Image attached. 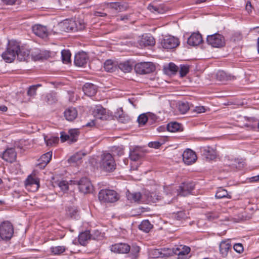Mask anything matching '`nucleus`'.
<instances>
[{
    "label": "nucleus",
    "instance_id": "nucleus-1",
    "mask_svg": "<svg viewBox=\"0 0 259 259\" xmlns=\"http://www.w3.org/2000/svg\"><path fill=\"white\" fill-rule=\"evenodd\" d=\"M19 49V44L15 41H9L6 50L3 53V59L8 63H11L15 59L17 51Z\"/></svg>",
    "mask_w": 259,
    "mask_h": 259
},
{
    "label": "nucleus",
    "instance_id": "nucleus-2",
    "mask_svg": "<svg viewBox=\"0 0 259 259\" xmlns=\"http://www.w3.org/2000/svg\"><path fill=\"white\" fill-rule=\"evenodd\" d=\"M100 168L108 172H112L116 167L114 158L109 153H104L101 155L99 162Z\"/></svg>",
    "mask_w": 259,
    "mask_h": 259
},
{
    "label": "nucleus",
    "instance_id": "nucleus-3",
    "mask_svg": "<svg viewBox=\"0 0 259 259\" xmlns=\"http://www.w3.org/2000/svg\"><path fill=\"white\" fill-rule=\"evenodd\" d=\"M99 200L102 202L113 203L118 199L117 193L112 190H101L98 194Z\"/></svg>",
    "mask_w": 259,
    "mask_h": 259
},
{
    "label": "nucleus",
    "instance_id": "nucleus-4",
    "mask_svg": "<svg viewBox=\"0 0 259 259\" xmlns=\"http://www.w3.org/2000/svg\"><path fill=\"white\" fill-rule=\"evenodd\" d=\"M14 234V227L9 221H4L0 224V237L3 240L10 239Z\"/></svg>",
    "mask_w": 259,
    "mask_h": 259
},
{
    "label": "nucleus",
    "instance_id": "nucleus-5",
    "mask_svg": "<svg viewBox=\"0 0 259 259\" xmlns=\"http://www.w3.org/2000/svg\"><path fill=\"white\" fill-rule=\"evenodd\" d=\"M206 41L208 45L214 48H221L225 44L224 37L217 33L208 35Z\"/></svg>",
    "mask_w": 259,
    "mask_h": 259
},
{
    "label": "nucleus",
    "instance_id": "nucleus-6",
    "mask_svg": "<svg viewBox=\"0 0 259 259\" xmlns=\"http://www.w3.org/2000/svg\"><path fill=\"white\" fill-rule=\"evenodd\" d=\"M155 69V66L151 62H141L137 63L135 66L137 73L140 74H149Z\"/></svg>",
    "mask_w": 259,
    "mask_h": 259
},
{
    "label": "nucleus",
    "instance_id": "nucleus-7",
    "mask_svg": "<svg viewBox=\"0 0 259 259\" xmlns=\"http://www.w3.org/2000/svg\"><path fill=\"white\" fill-rule=\"evenodd\" d=\"M195 184L193 182L183 183L177 190V195L181 196H186L192 193Z\"/></svg>",
    "mask_w": 259,
    "mask_h": 259
},
{
    "label": "nucleus",
    "instance_id": "nucleus-8",
    "mask_svg": "<svg viewBox=\"0 0 259 259\" xmlns=\"http://www.w3.org/2000/svg\"><path fill=\"white\" fill-rule=\"evenodd\" d=\"M162 47L165 49H172L179 45V39L172 36H166L161 41Z\"/></svg>",
    "mask_w": 259,
    "mask_h": 259
},
{
    "label": "nucleus",
    "instance_id": "nucleus-9",
    "mask_svg": "<svg viewBox=\"0 0 259 259\" xmlns=\"http://www.w3.org/2000/svg\"><path fill=\"white\" fill-rule=\"evenodd\" d=\"M77 184L79 191L84 194L91 193L93 190V186L87 178H82L78 181Z\"/></svg>",
    "mask_w": 259,
    "mask_h": 259
},
{
    "label": "nucleus",
    "instance_id": "nucleus-10",
    "mask_svg": "<svg viewBox=\"0 0 259 259\" xmlns=\"http://www.w3.org/2000/svg\"><path fill=\"white\" fill-rule=\"evenodd\" d=\"M100 233L98 231H95V235L91 234L89 231H85L80 233L78 235V242L81 245H85L88 240L92 239H97Z\"/></svg>",
    "mask_w": 259,
    "mask_h": 259
},
{
    "label": "nucleus",
    "instance_id": "nucleus-11",
    "mask_svg": "<svg viewBox=\"0 0 259 259\" xmlns=\"http://www.w3.org/2000/svg\"><path fill=\"white\" fill-rule=\"evenodd\" d=\"M182 156L184 162L187 165L193 164L197 160V156L195 152L190 149L185 150Z\"/></svg>",
    "mask_w": 259,
    "mask_h": 259
},
{
    "label": "nucleus",
    "instance_id": "nucleus-12",
    "mask_svg": "<svg viewBox=\"0 0 259 259\" xmlns=\"http://www.w3.org/2000/svg\"><path fill=\"white\" fill-rule=\"evenodd\" d=\"M25 184L26 189L31 192L37 191L39 187V180L31 175L29 176L26 180Z\"/></svg>",
    "mask_w": 259,
    "mask_h": 259
},
{
    "label": "nucleus",
    "instance_id": "nucleus-13",
    "mask_svg": "<svg viewBox=\"0 0 259 259\" xmlns=\"http://www.w3.org/2000/svg\"><path fill=\"white\" fill-rule=\"evenodd\" d=\"M139 46L141 47L154 46L155 44L154 38L149 34L143 35L138 40Z\"/></svg>",
    "mask_w": 259,
    "mask_h": 259
},
{
    "label": "nucleus",
    "instance_id": "nucleus-14",
    "mask_svg": "<svg viewBox=\"0 0 259 259\" xmlns=\"http://www.w3.org/2000/svg\"><path fill=\"white\" fill-rule=\"evenodd\" d=\"M93 114L96 118L102 120H106L109 117L108 113L106 109L101 105H96L93 109Z\"/></svg>",
    "mask_w": 259,
    "mask_h": 259
},
{
    "label": "nucleus",
    "instance_id": "nucleus-15",
    "mask_svg": "<svg viewBox=\"0 0 259 259\" xmlns=\"http://www.w3.org/2000/svg\"><path fill=\"white\" fill-rule=\"evenodd\" d=\"M17 157L16 152L15 149L11 148L7 149L2 154V158L9 162H14Z\"/></svg>",
    "mask_w": 259,
    "mask_h": 259
},
{
    "label": "nucleus",
    "instance_id": "nucleus-16",
    "mask_svg": "<svg viewBox=\"0 0 259 259\" xmlns=\"http://www.w3.org/2000/svg\"><path fill=\"white\" fill-rule=\"evenodd\" d=\"M231 249V244L229 239L222 241L219 244V251L222 256H227L229 251Z\"/></svg>",
    "mask_w": 259,
    "mask_h": 259
},
{
    "label": "nucleus",
    "instance_id": "nucleus-17",
    "mask_svg": "<svg viewBox=\"0 0 259 259\" xmlns=\"http://www.w3.org/2000/svg\"><path fill=\"white\" fill-rule=\"evenodd\" d=\"M85 28V24L82 20L77 19L75 21H70L69 26L67 27L68 30L71 31L82 30Z\"/></svg>",
    "mask_w": 259,
    "mask_h": 259
},
{
    "label": "nucleus",
    "instance_id": "nucleus-18",
    "mask_svg": "<svg viewBox=\"0 0 259 259\" xmlns=\"http://www.w3.org/2000/svg\"><path fill=\"white\" fill-rule=\"evenodd\" d=\"M130 246L125 243H118L112 245L111 248L112 251L119 253H127L130 250Z\"/></svg>",
    "mask_w": 259,
    "mask_h": 259
},
{
    "label": "nucleus",
    "instance_id": "nucleus-19",
    "mask_svg": "<svg viewBox=\"0 0 259 259\" xmlns=\"http://www.w3.org/2000/svg\"><path fill=\"white\" fill-rule=\"evenodd\" d=\"M32 29L33 33L36 35L41 38H45L48 36V30L46 27L44 26L39 24H36L32 27Z\"/></svg>",
    "mask_w": 259,
    "mask_h": 259
},
{
    "label": "nucleus",
    "instance_id": "nucleus-20",
    "mask_svg": "<svg viewBox=\"0 0 259 259\" xmlns=\"http://www.w3.org/2000/svg\"><path fill=\"white\" fill-rule=\"evenodd\" d=\"M202 42V36L199 32L193 33L188 38L187 43L192 46H196Z\"/></svg>",
    "mask_w": 259,
    "mask_h": 259
},
{
    "label": "nucleus",
    "instance_id": "nucleus-21",
    "mask_svg": "<svg viewBox=\"0 0 259 259\" xmlns=\"http://www.w3.org/2000/svg\"><path fill=\"white\" fill-rule=\"evenodd\" d=\"M78 112L74 107H70L66 109L64 112V116L65 119L69 121H72L76 118Z\"/></svg>",
    "mask_w": 259,
    "mask_h": 259
},
{
    "label": "nucleus",
    "instance_id": "nucleus-22",
    "mask_svg": "<svg viewBox=\"0 0 259 259\" xmlns=\"http://www.w3.org/2000/svg\"><path fill=\"white\" fill-rule=\"evenodd\" d=\"M88 60L85 53H79L75 55L74 64L78 67H82L87 63Z\"/></svg>",
    "mask_w": 259,
    "mask_h": 259
},
{
    "label": "nucleus",
    "instance_id": "nucleus-23",
    "mask_svg": "<svg viewBox=\"0 0 259 259\" xmlns=\"http://www.w3.org/2000/svg\"><path fill=\"white\" fill-rule=\"evenodd\" d=\"M97 90L96 86L91 83H85L82 87V91L84 94L89 97L94 96Z\"/></svg>",
    "mask_w": 259,
    "mask_h": 259
},
{
    "label": "nucleus",
    "instance_id": "nucleus-24",
    "mask_svg": "<svg viewBox=\"0 0 259 259\" xmlns=\"http://www.w3.org/2000/svg\"><path fill=\"white\" fill-rule=\"evenodd\" d=\"M52 157V152L49 151L42 155L38 159V166L40 168H44L50 161Z\"/></svg>",
    "mask_w": 259,
    "mask_h": 259
},
{
    "label": "nucleus",
    "instance_id": "nucleus-25",
    "mask_svg": "<svg viewBox=\"0 0 259 259\" xmlns=\"http://www.w3.org/2000/svg\"><path fill=\"white\" fill-rule=\"evenodd\" d=\"M190 250L191 249L189 247L183 245H180L172 248L173 253L179 256L188 254Z\"/></svg>",
    "mask_w": 259,
    "mask_h": 259
},
{
    "label": "nucleus",
    "instance_id": "nucleus-26",
    "mask_svg": "<svg viewBox=\"0 0 259 259\" xmlns=\"http://www.w3.org/2000/svg\"><path fill=\"white\" fill-rule=\"evenodd\" d=\"M106 6L107 8L113 9L117 12L125 11L127 8L126 5L119 2L108 3Z\"/></svg>",
    "mask_w": 259,
    "mask_h": 259
},
{
    "label": "nucleus",
    "instance_id": "nucleus-27",
    "mask_svg": "<svg viewBox=\"0 0 259 259\" xmlns=\"http://www.w3.org/2000/svg\"><path fill=\"white\" fill-rule=\"evenodd\" d=\"M143 156V152L141 149L138 147L134 148L130 153V159L134 161L139 160Z\"/></svg>",
    "mask_w": 259,
    "mask_h": 259
},
{
    "label": "nucleus",
    "instance_id": "nucleus-28",
    "mask_svg": "<svg viewBox=\"0 0 259 259\" xmlns=\"http://www.w3.org/2000/svg\"><path fill=\"white\" fill-rule=\"evenodd\" d=\"M148 203H155L161 199V196L156 192H146L144 194Z\"/></svg>",
    "mask_w": 259,
    "mask_h": 259
},
{
    "label": "nucleus",
    "instance_id": "nucleus-29",
    "mask_svg": "<svg viewBox=\"0 0 259 259\" xmlns=\"http://www.w3.org/2000/svg\"><path fill=\"white\" fill-rule=\"evenodd\" d=\"M167 130L170 132H177L183 131L182 124L177 122H171L167 124Z\"/></svg>",
    "mask_w": 259,
    "mask_h": 259
},
{
    "label": "nucleus",
    "instance_id": "nucleus-30",
    "mask_svg": "<svg viewBox=\"0 0 259 259\" xmlns=\"http://www.w3.org/2000/svg\"><path fill=\"white\" fill-rule=\"evenodd\" d=\"M29 54L30 52L28 50L21 48L19 46V49L17 53V58L21 61H25L29 57Z\"/></svg>",
    "mask_w": 259,
    "mask_h": 259
},
{
    "label": "nucleus",
    "instance_id": "nucleus-31",
    "mask_svg": "<svg viewBox=\"0 0 259 259\" xmlns=\"http://www.w3.org/2000/svg\"><path fill=\"white\" fill-rule=\"evenodd\" d=\"M215 196L217 199H222L225 198L230 199L231 198L230 193H228L226 190L222 187L218 189Z\"/></svg>",
    "mask_w": 259,
    "mask_h": 259
},
{
    "label": "nucleus",
    "instance_id": "nucleus-32",
    "mask_svg": "<svg viewBox=\"0 0 259 259\" xmlns=\"http://www.w3.org/2000/svg\"><path fill=\"white\" fill-rule=\"evenodd\" d=\"M126 197L127 199L131 202H139L142 198V195L139 192L130 193L128 191Z\"/></svg>",
    "mask_w": 259,
    "mask_h": 259
},
{
    "label": "nucleus",
    "instance_id": "nucleus-33",
    "mask_svg": "<svg viewBox=\"0 0 259 259\" xmlns=\"http://www.w3.org/2000/svg\"><path fill=\"white\" fill-rule=\"evenodd\" d=\"M217 78L221 81L232 80L235 79L234 76L228 74L224 71H219L217 73Z\"/></svg>",
    "mask_w": 259,
    "mask_h": 259
},
{
    "label": "nucleus",
    "instance_id": "nucleus-34",
    "mask_svg": "<svg viewBox=\"0 0 259 259\" xmlns=\"http://www.w3.org/2000/svg\"><path fill=\"white\" fill-rule=\"evenodd\" d=\"M153 225L148 220H144L139 225V229L144 232L148 233L152 228Z\"/></svg>",
    "mask_w": 259,
    "mask_h": 259
},
{
    "label": "nucleus",
    "instance_id": "nucleus-35",
    "mask_svg": "<svg viewBox=\"0 0 259 259\" xmlns=\"http://www.w3.org/2000/svg\"><path fill=\"white\" fill-rule=\"evenodd\" d=\"M67 248L64 246H56L50 247V251L53 255H59L66 251Z\"/></svg>",
    "mask_w": 259,
    "mask_h": 259
},
{
    "label": "nucleus",
    "instance_id": "nucleus-36",
    "mask_svg": "<svg viewBox=\"0 0 259 259\" xmlns=\"http://www.w3.org/2000/svg\"><path fill=\"white\" fill-rule=\"evenodd\" d=\"M104 68L107 72H112L117 69V66L111 60H108L104 63Z\"/></svg>",
    "mask_w": 259,
    "mask_h": 259
},
{
    "label": "nucleus",
    "instance_id": "nucleus-37",
    "mask_svg": "<svg viewBox=\"0 0 259 259\" xmlns=\"http://www.w3.org/2000/svg\"><path fill=\"white\" fill-rule=\"evenodd\" d=\"M120 112L121 113H120V112L118 111L115 114V117L117 118L118 121L122 123H126L128 122L130 120V117L128 115L124 114L122 110H121Z\"/></svg>",
    "mask_w": 259,
    "mask_h": 259
},
{
    "label": "nucleus",
    "instance_id": "nucleus-38",
    "mask_svg": "<svg viewBox=\"0 0 259 259\" xmlns=\"http://www.w3.org/2000/svg\"><path fill=\"white\" fill-rule=\"evenodd\" d=\"M67 214L71 218L77 220L79 217L78 210L76 207L74 206L68 207Z\"/></svg>",
    "mask_w": 259,
    "mask_h": 259
},
{
    "label": "nucleus",
    "instance_id": "nucleus-39",
    "mask_svg": "<svg viewBox=\"0 0 259 259\" xmlns=\"http://www.w3.org/2000/svg\"><path fill=\"white\" fill-rule=\"evenodd\" d=\"M118 67L122 71L126 73L130 72L132 69V66L128 61H125L120 63L118 65Z\"/></svg>",
    "mask_w": 259,
    "mask_h": 259
},
{
    "label": "nucleus",
    "instance_id": "nucleus-40",
    "mask_svg": "<svg viewBox=\"0 0 259 259\" xmlns=\"http://www.w3.org/2000/svg\"><path fill=\"white\" fill-rule=\"evenodd\" d=\"M79 135L78 129H71L69 131V136L70 137V144L75 142L78 139Z\"/></svg>",
    "mask_w": 259,
    "mask_h": 259
},
{
    "label": "nucleus",
    "instance_id": "nucleus-41",
    "mask_svg": "<svg viewBox=\"0 0 259 259\" xmlns=\"http://www.w3.org/2000/svg\"><path fill=\"white\" fill-rule=\"evenodd\" d=\"M54 186L59 187L63 192H66L68 190V183L66 181L62 180L59 182H55L54 183Z\"/></svg>",
    "mask_w": 259,
    "mask_h": 259
},
{
    "label": "nucleus",
    "instance_id": "nucleus-42",
    "mask_svg": "<svg viewBox=\"0 0 259 259\" xmlns=\"http://www.w3.org/2000/svg\"><path fill=\"white\" fill-rule=\"evenodd\" d=\"M61 56L63 63H67L70 62L71 53L69 50H62L61 52Z\"/></svg>",
    "mask_w": 259,
    "mask_h": 259
},
{
    "label": "nucleus",
    "instance_id": "nucleus-43",
    "mask_svg": "<svg viewBox=\"0 0 259 259\" xmlns=\"http://www.w3.org/2000/svg\"><path fill=\"white\" fill-rule=\"evenodd\" d=\"M178 109L182 114H185L190 109V107L188 102H181L179 104Z\"/></svg>",
    "mask_w": 259,
    "mask_h": 259
},
{
    "label": "nucleus",
    "instance_id": "nucleus-44",
    "mask_svg": "<svg viewBox=\"0 0 259 259\" xmlns=\"http://www.w3.org/2000/svg\"><path fill=\"white\" fill-rule=\"evenodd\" d=\"M84 155H85V154L81 152H77V153H75V154H74L73 155H72L69 159V161L70 162H74V163L77 162L78 161H79L80 159H81L82 157Z\"/></svg>",
    "mask_w": 259,
    "mask_h": 259
},
{
    "label": "nucleus",
    "instance_id": "nucleus-45",
    "mask_svg": "<svg viewBox=\"0 0 259 259\" xmlns=\"http://www.w3.org/2000/svg\"><path fill=\"white\" fill-rule=\"evenodd\" d=\"M41 86V85L40 84H37L29 87L27 92V95L31 97H34L36 95L37 88Z\"/></svg>",
    "mask_w": 259,
    "mask_h": 259
},
{
    "label": "nucleus",
    "instance_id": "nucleus-46",
    "mask_svg": "<svg viewBox=\"0 0 259 259\" xmlns=\"http://www.w3.org/2000/svg\"><path fill=\"white\" fill-rule=\"evenodd\" d=\"M45 140L47 146H53V145L57 144L59 139L58 137H52L48 139L45 138Z\"/></svg>",
    "mask_w": 259,
    "mask_h": 259
},
{
    "label": "nucleus",
    "instance_id": "nucleus-47",
    "mask_svg": "<svg viewBox=\"0 0 259 259\" xmlns=\"http://www.w3.org/2000/svg\"><path fill=\"white\" fill-rule=\"evenodd\" d=\"M172 217L174 218L177 220H181L182 219H185L187 218V215L184 211H178L176 213H174L172 215Z\"/></svg>",
    "mask_w": 259,
    "mask_h": 259
},
{
    "label": "nucleus",
    "instance_id": "nucleus-48",
    "mask_svg": "<svg viewBox=\"0 0 259 259\" xmlns=\"http://www.w3.org/2000/svg\"><path fill=\"white\" fill-rule=\"evenodd\" d=\"M161 258L167 257L172 254V250L168 248H160Z\"/></svg>",
    "mask_w": 259,
    "mask_h": 259
},
{
    "label": "nucleus",
    "instance_id": "nucleus-49",
    "mask_svg": "<svg viewBox=\"0 0 259 259\" xmlns=\"http://www.w3.org/2000/svg\"><path fill=\"white\" fill-rule=\"evenodd\" d=\"M149 117L145 114L140 115L137 119L140 125H144L148 120Z\"/></svg>",
    "mask_w": 259,
    "mask_h": 259
},
{
    "label": "nucleus",
    "instance_id": "nucleus-50",
    "mask_svg": "<svg viewBox=\"0 0 259 259\" xmlns=\"http://www.w3.org/2000/svg\"><path fill=\"white\" fill-rule=\"evenodd\" d=\"M189 71V66L188 65H180V74L181 77L186 75Z\"/></svg>",
    "mask_w": 259,
    "mask_h": 259
},
{
    "label": "nucleus",
    "instance_id": "nucleus-51",
    "mask_svg": "<svg viewBox=\"0 0 259 259\" xmlns=\"http://www.w3.org/2000/svg\"><path fill=\"white\" fill-rule=\"evenodd\" d=\"M233 248L235 251L238 253H241L243 251V246L241 243H235L233 246Z\"/></svg>",
    "mask_w": 259,
    "mask_h": 259
},
{
    "label": "nucleus",
    "instance_id": "nucleus-52",
    "mask_svg": "<svg viewBox=\"0 0 259 259\" xmlns=\"http://www.w3.org/2000/svg\"><path fill=\"white\" fill-rule=\"evenodd\" d=\"M60 139L62 143L68 141L70 143V137L69 135L64 132H61L60 133Z\"/></svg>",
    "mask_w": 259,
    "mask_h": 259
},
{
    "label": "nucleus",
    "instance_id": "nucleus-53",
    "mask_svg": "<svg viewBox=\"0 0 259 259\" xmlns=\"http://www.w3.org/2000/svg\"><path fill=\"white\" fill-rule=\"evenodd\" d=\"M211 152H213L212 150H210L209 147L205 148L204 149V153L206 155L207 158L212 159L214 157V155L210 154L209 155V154H207Z\"/></svg>",
    "mask_w": 259,
    "mask_h": 259
},
{
    "label": "nucleus",
    "instance_id": "nucleus-54",
    "mask_svg": "<svg viewBox=\"0 0 259 259\" xmlns=\"http://www.w3.org/2000/svg\"><path fill=\"white\" fill-rule=\"evenodd\" d=\"M168 68L172 73H175L178 70V67L173 63L168 64Z\"/></svg>",
    "mask_w": 259,
    "mask_h": 259
},
{
    "label": "nucleus",
    "instance_id": "nucleus-55",
    "mask_svg": "<svg viewBox=\"0 0 259 259\" xmlns=\"http://www.w3.org/2000/svg\"><path fill=\"white\" fill-rule=\"evenodd\" d=\"M207 219L209 221H213L220 218V215L218 213L211 212L207 214Z\"/></svg>",
    "mask_w": 259,
    "mask_h": 259
},
{
    "label": "nucleus",
    "instance_id": "nucleus-56",
    "mask_svg": "<svg viewBox=\"0 0 259 259\" xmlns=\"http://www.w3.org/2000/svg\"><path fill=\"white\" fill-rule=\"evenodd\" d=\"M160 249H156L152 251V255L153 258H161Z\"/></svg>",
    "mask_w": 259,
    "mask_h": 259
},
{
    "label": "nucleus",
    "instance_id": "nucleus-57",
    "mask_svg": "<svg viewBox=\"0 0 259 259\" xmlns=\"http://www.w3.org/2000/svg\"><path fill=\"white\" fill-rule=\"evenodd\" d=\"M148 9L153 13H160V10L158 7L154 6L151 4L149 5Z\"/></svg>",
    "mask_w": 259,
    "mask_h": 259
},
{
    "label": "nucleus",
    "instance_id": "nucleus-58",
    "mask_svg": "<svg viewBox=\"0 0 259 259\" xmlns=\"http://www.w3.org/2000/svg\"><path fill=\"white\" fill-rule=\"evenodd\" d=\"M193 111L197 114L202 113L205 112V108L204 106H196Z\"/></svg>",
    "mask_w": 259,
    "mask_h": 259
},
{
    "label": "nucleus",
    "instance_id": "nucleus-59",
    "mask_svg": "<svg viewBox=\"0 0 259 259\" xmlns=\"http://www.w3.org/2000/svg\"><path fill=\"white\" fill-rule=\"evenodd\" d=\"M47 102L49 104H52L57 101L56 98L52 94H49L47 96Z\"/></svg>",
    "mask_w": 259,
    "mask_h": 259
},
{
    "label": "nucleus",
    "instance_id": "nucleus-60",
    "mask_svg": "<svg viewBox=\"0 0 259 259\" xmlns=\"http://www.w3.org/2000/svg\"><path fill=\"white\" fill-rule=\"evenodd\" d=\"M148 146L149 147L158 148L161 146V144L157 141L151 142L149 143Z\"/></svg>",
    "mask_w": 259,
    "mask_h": 259
},
{
    "label": "nucleus",
    "instance_id": "nucleus-61",
    "mask_svg": "<svg viewBox=\"0 0 259 259\" xmlns=\"http://www.w3.org/2000/svg\"><path fill=\"white\" fill-rule=\"evenodd\" d=\"M131 15H121L117 18V20L126 21L129 20Z\"/></svg>",
    "mask_w": 259,
    "mask_h": 259
},
{
    "label": "nucleus",
    "instance_id": "nucleus-62",
    "mask_svg": "<svg viewBox=\"0 0 259 259\" xmlns=\"http://www.w3.org/2000/svg\"><path fill=\"white\" fill-rule=\"evenodd\" d=\"M140 248L137 245H133L132 246V251L135 254H137L140 252Z\"/></svg>",
    "mask_w": 259,
    "mask_h": 259
},
{
    "label": "nucleus",
    "instance_id": "nucleus-63",
    "mask_svg": "<svg viewBox=\"0 0 259 259\" xmlns=\"http://www.w3.org/2000/svg\"><path fill=\"white\" fill-rule=\"evenodd\" d=\"M249 181L250 182H256L259 181V174L249 178Z\"/></svg>",
    "mask_w": 259,
    "mask_h": 259
},
{
    "label": "nucleus",
    "instance_id": "nucleus-64",
    "mask_svg": "<svg viewBox=\"0 0 259 259\" xmlns=\"http://www.w3.org/2000/svg\"><path fill=\"white\" fill-rule=\"evenodd\" d=\"M95 15L98 17H105L107 15V14L103 12H96L95 13Z\"/></svg>",
    "mask_w": 259,
    "mask_h": 259
}]
</instances>
